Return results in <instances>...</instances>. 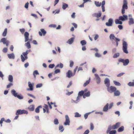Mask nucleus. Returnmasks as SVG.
Segmentation results:
<instances>
[{"label":"nucleus","instance_id":"obj_40","mask_svg":"<svg viewBox=\"0 0 134 134\" xmlns=\"http://www.w3.org/2000/svg\"><path fill=\"white\" fill-rule=\"evenodd\" d=\"M21 114H28V112L26 110H21Z\"/></svg>","mask_w":134,"mask_h":134},{"label":"nucleus","instance_id":"obj_41","mask_svg":"<svg viewBox=\"0 0 134 134\" xmlns=\"http://www.w3.org/2000/svg\"><path fill=\"white\" fill-rule=\"evenodd\" d=\"M113 82L114 83L116 86H120L121 85L120 83L116 81H114Z\"/></svg>","mask_w":134,"mask_h":134},{"label":"nucleus","instance_id":"obj_48","mask_svg":"<svg viewBox=\"0 0 134 134\" xmlns=\"http://www.w3.org/2000/svg\"><path fill=\"white\" fill-rule=\"evenodd\" d=\"M59 130H61V132H63L64 130V129L63 126H60L59 127Z\"/></svg>","mask_w":134,"mask_h":134},{"label":"nucleus","instance_id":"obj_58","mask_svg":"<svg viewBox=\"0 0 134 134\" xmlns=\"http://www.w3.org/2000/svg\"><path fill=\"white\" fill-rule=\"evenodd\" d=\"M20 31L21 33L23 34L25 31V29L24 28L20 29Z\"/></svg>","mask_w":134,"mask_h":134},{"label":"nucleus","instance_id":"obj_47","mask_svg":"<svg viewBox=\"0 0 134 134\" xmlns=\"http://www.w3.org/2000/svg\"><path fill=\"white\" fill-rule=\"evenodd\" d=\"M81 116V115L80 114L76 112L75 113V117H80Z\"/></svg>","mask_w":134,"mask_h":134},{"label":"nucleus","instance_id":"obj_13","mask_svg":"<svg viewBox=\"0 0 134 134\" xmlns=\"http://www.w3.org/2000/svg\"><path fill=\"white\" fill-rule=\"evenodd\" d=\"M104 83L107 88L110 85V80L109 79L106 78L104 80Z\"/></svg>","mask_w":134,"mask_h":134},{"label":"nucleus","instance_id":"obj_64","mask_svg":"<svg viewBox=\"0 0 134 134\" xmlns=\"http://www.w3.org/2000/svg\"><path fill=\"white\" fill-rule=\"evenodd\" d=\"M89 132V131L88 130H87L84 132L83 134H88Z\"/></svg>","mask_w":134,"mask_h":134},{"label":"nucleus","instance_id":"obj_5","mask_svg":"<svg viewBox=\"0 0 134 134\" xmlns=\"http://www.w3.org/2000/svg\"><path fill=\"white\" fill-rule=\"evenodd\" d=\"M12 94L15 97H17L20 99H23V97L21 94H18V93H16L14 90H13L11 91Z\"/></svg>","mask_w":134,"mask_h":134},{"label":"nucleus","instance_id":"obj_25","mask_svg":"<svg viewBox=\"0 0 134 134\" xmlns=\"http://www.w3.org/2000/svg\"><path fill=\"white\" fill-rule=\"evenodd\" d=\"M129 25H131L134 24V21L133 19L132 18H130L129 19Z\"/></svg>","mask_w":134,"mask_h":134},{"label":"nucleus","instance_id":"obj_50","mask_svg":"<svg viewBox=\"0 0 134 134\" xmlns=\"http://www.w3.org/2000/svg\"><path fill=\"white\" fill-rule=\"evenodd\" d=\"M4 121V118H2L1 120H0V124H1V126H2V123H3V122Z\"/></svg>","mask_w":134,"mask_h":134},{"label":"nucleus","instance_id":"obj_39","mask_svg":"<svg viewBox=\"0 0 134 134\" xmlns=\"http://www.w3.org/2000/svg\"><path fill=\"white\" fill-rule=\"evenodd\" d=\"M7 28L5 29L4 31L2 34V36H5L7 35Z\"/></svg>","mask_w":134,"mask_h":134},{"label":"nucleus","instance_id":"obj_18","mask_svg":"<svg viewBox=\"0 0 134 134\" xmlns=\"http://www.w3.org/2000/svg\"><path fill=\"white\" fill-rule=\"evenodd\" d=\"M94 75L95 76L96 79L97 80V83L99 84L100 82V78L98 75L97 74H95Z\"/></svg>","mask_w":134,"mask_h":134},{"label":"nucleus","instance_id":"obj_22","mask_svg":"<svg viewBox=\"0 0 134 134\" xmlns=\"http://www.w3.org/2000/svg\"><path fill=\"white\" fill-rule=\"evenodd\" d=\"M28 85L29 87H30V88L27 89V90H33V86L30 82H28Z\"/></svg>","mask_w":134,"mask_h":134},{"label":"nucleus","instance_id":"obj_44","mask_svg":"<svg viewBox=\"0 0 134 134\" xmlns=\"http://www.w3.org/2000/svg\"><path fill=\"white\" fill-rule=\"evenodd\" d=\"M116 131L115 130L109 131V134H115L116 133Z\"/></svg>","mask_w":134,"mask_h":134},{"label":"nucleus","instance_id":"obj_45","mask_svg":"<svg viewBox=\"0 0 134 134\" xmlns=\"http://www.w3.org/2000/svg\"><path fill=\"white\" fill-rule=\"evenodd\" d=\"M54 123L55 125H57L59 123V122L58 119L55 118L54 119Z\"/></svg>","mask_w":134,"mask_h":134},{"label":"nucleus","instance_id":"obj_62","mask_svg":"<svg viewBox=\"0 0 134 134\" xmlns=\"http://www.w3.org/2000/svg\"><path fill=\"white\" fill-rule=\"evenodd\" d=\"M77 68H78V66H76V67L74 69V73L73 74V75H75V73L76 72V70L77 69Z\"/></svg>","mask_w":134,"mask_h":134},{"label":"nucleus","instance_id":"obj_3","mask_svg":"<svg viewBox=\"0 0 134 134\" xmlns=\"http://www.w3.org/2000/svg\"><path fill=\"white\" fill-rule=\"evenodd\" d=\"M127 2V0H124L123 5H122L121 10V13L122 14H124L125 12V9H128Z\"/></svg>","mask_w":134,"mask_h":134},{"label":"nucleus","instance_id":"obj_46","mask_svg":"<svg viewBox=\"0 0 134 134\" xmlns=\"http://www.w3.org/2000/svg\"><path fill=\"white\" fill-rule=\"evenodd\" d=\"M120 54L119 53H117L115 54L113 56L114 58H115L118 57L119 56Z\"/></svg>","mask_w":134,"mask_h":134},{"label":"nucleus","instance_id":"obj_2","mask_svg":"<svg viewBox=\"0 0 134 134\" xmlns=\"http://www.w3.org/2000/svg\"><path fill=\"white\" fill-rule=\"evenodd\" d=\"M120 123L118 122L116 123L115 124L113 125L112 126H109L107 131V133H108L111 130L119 128L120 126Z\"/></svg>","mask_w":134,"mask_h":134},{"label":"nucleus","instance_id":"obj_29","mask_svg":"<svg viewBox=\"0 0 134 134\" xmlns=\"http://www.w3.org/2000/svg\"><path fill=\"white\" fill-rule=\"evenodd\" d=\"M63 65L62 63H60L59 64H58L55 67V69L59 67L60 68H62L63 67Z\"/></svg>","mask_w":134,"mask_h":134},{"label":"nucleus","instance_id":"obj_15","mask_svg":"<svg viewBox=\"0 0 134 134\" xmlns=\"http://www.w3.org/2000/svg\"><path fill=\"white\" fill-rule=\"evenodd\" d=\"M74 76L72 72L70 70H69L66 73V76L68 78H70Z\"/></svg>","mask_w":134,"mask_h":134},{"label":"nucleus","instance_id":"obj_56","mask_svg":"<svg viewBox=\"0 0 134 134\" xmlns=\"http://www.w3.org/2000/svg\"><path fill=\"white\" fill-rule=\"evenodd\" d=\"M42 86V83H39L37 84L36 86V88H40Z\"/></svg>","mask_w":134,"mask_h":134},{"label":"nucleus","instance_id":"obj_55","mask_svg":"<svg viewBox=\"0 0 134 134\" xmlns=\"http://www.w3.org/2000/svg\"><path fill=\"white\" fill-rule=\"evenodd\" d=\"M8 49L7 48H4L2 50V51L4 53H6L7 52Z\"/></svg>","mask_w":134,"mask_h":134},{"label":"nucleus","instance_id":"obj_61","mask_svg":"<svg viewBox=\"0 0 134 134\" xmlns=\"http://www.w3.org/2000/svg\"><path fill=\"white\" fill-rule=\"evenodd\" d=\"M29 4V3L28 2H27L26 3L24 7L26 9H28V5Z\"/></svg>","mask_w":134,"mask_h":134},{"label":"nucleus","instance_id":"obj_1","mask_svg":"<svg viewBox=\"0 0 134 134\" xmlns=\"http://www.w3.org/2000/svg\"><path fill=\"white\" fill-rule=\"evenodd\" d=\"M109 38L113 44L116 43V46L117 47L119 44L118 42L120 41V39L115 37L113 34H111L110 35Z\"/></svg>","mask_w":134,"mask_h":134},{"label":"nucleus","instance_id":"obj_21","mask_svg":"<svg viewBox=\"0 0 134 134\" xmlns=\"http://www.w3.org/2000/svg\"><path fill=\"white\" fill-rule=\"evenodd\" d=\"M109 104L107 103L104 106L103 108V111H107L108 110Z\"/></svg>","mask_w":134,"mask_h":134},{"label":"nucleus","instance_id":"obj_49","mask_svg":"<svg viewBox=\"0 0 134 134\" xmlns=\"http://www.w3.org/2000/svg\"><path fill=\"white\" fill-rule=\"evenodd\" d=\"M128 85L130 86H134V82H130L129 83H128Z\"/></svg>","mask_w":134,"mask_h":134},{"label":"nucleus","instance_id":"obj_17","mask_svg":"<svg viewBox=\"0 0 134 134\" xmlns=\"http://www.w3.org/2000/svg\"><path fill=\"white\" fill-rule=\"evenodd\" d=\"M102 15L101 12L99 13H95L93 14L92 15L93 17H96L97 18H99Z\"/></svg>","mask_w":134,"mask_h":134},{"label":"nucleus","instance_id":"obj_26","mask_svg":"<svg viewBox=\"0 0 134 134\" xmlns=\"http://www.w3.org/2000/svg\"><path fill=\"white\" fill-rule=\"evenodd\" d=\"M114 96H118L120 95V93L119 90H116V91L114 92Z\"/></svg>","mask_w":134,"mask_h":134},{"label":"nucleus","instance_id":"obj_60","mask_svg":"<svg viewBox=\"0 0 134 134\" xmlns=\"http://www.w3.org/2000/svg\"><path fill=\"white\" fill-rule=\"evenodd\" d=\"M125 74L124 72H122L120 73L117 75V76L118 77H120L122 76L124 74Z\"/></svg>","mask_w":134,"mask_h":134},{"label":"nucleus","instance_id":"obj_19","mask_svg":"<svg viewBox=\"0 0 134 134\" xmlns=\"http://www.w3.org/2000/svg\"><path fill=\"white\" fill-rule=\"evenodd\" d=\"M28 109L30 111H33L35 109L34 105H30L28 107Z\"/></svg>","mask_w":134,"mask_h":134},{"label":"nucleus","instance_id":"obj_27","mask_svg":"<svg viewBox=\"0 0 134 134\" xmlns=\"http://www.w3.org/2000/svg\"><path fill=\"white\" fill-rule=\"evenodd\" d=\"M119 19H116L115 20V23L116 24H122V21H120Z\"/></svg>","mask_w":134,"mask_h":134},{"label":"nucleus","instance_id":"obj_43","mask_svg":"<svg viewBox=\"0 0 134 134\" xmlns=\"http://www.w3.org/2000/svg\"><path fill=\"white\" fill-rule=\"evenodd\" d=\"M84 94V92H83V91L82 90L81 91L79 92L78 93V95L80 96H81L83 95Z\"/></svg>","mask_w":134,"mask_h":134},{"label":"nucleus","instance_id":"obj_31","mask_svg":"<svg viewBox=\"0 0 134 134\" xmlns=\"http://www.w3.org/2000/svg\"><path fill=\"white\" fill-rule=\"evenodd\" d=\"M90 78L88 80H87L84 83L83 86L84 87L86 86L90 82Z\"/></svg>","mask_w":134,"mask_h":134},{"label":"nucleus","instance_id":"obj_7","mask_svg":"<svg viewBox=\"0 0 134 134\" xmlns=\"http://www.w3.org/2000/svg\"><path fill=\"white\" fill-rule=\"evenodd\" d=\"M107 90L109 92L112 93L115 91L116 90V88L115 87L111 86L107 88Z\"/></svg>","mask_w":134,"mask_h":134},{"label":"nucleus","instance_id":"obj_42","mask_svg":"<svg viewBox=\"0 0 134 134\" xmlns=\"http://www.w3.org/2000/svg\"><path fill=\"white\" fill-rule=\"evenodd\" d=\"M9 81L10 82H12L13 81V77L12 75H9L8 77Z\"/></svg>","mask_w":134,"mask_h":134},{"label":"nucleus","instance_id":"obj_11","mask_svg":"<svg viewBox=\"0 0 134 134\" xmlns=\"http://www.w3.org/2000/svg\"><path fill=\"white\" fill-rule=\"evenodd\" d=\"M119 19V20L122 21H124L125 20H127L128 19V16L127 15H123L122 16H120Z\"/></svg>","mask_w":134,"mask_h":134},{"label":"nucleus","instance_id":"obj_6","mask_svg":"<svg viewBox=\"0 0 134 134\" xmlns=\"http://www.w3.org/2000/svg\"><path fill=\"white\" fill-rule=\"evenodd\" d=\"M119 61V62L123 63V65L124 66L127 65L129 63V61L128 59H126L125 60L123 59H120Z\"/></svg>","mask_w":134,"mask_h":134},{"label":"nucleus","instance_id":"obj_63","mask_svg":"<svg viewBox=\"0 0 134 134\" xmlns=\"http://www.w3.org/2000/svg\"><path fill=\"white\" fill-rule=\"evenodd\" d=\"M72 81H70L69 83V84L67 86V88H69L70 86H71V85H72Z\"/></svg>","mask_w":134,"mask_h":134},{"label":"nucleus","instance_id":"obj_9","mask_svg":"<svg viewBox=\"0 0 134 134\" xmlns=\"http://www.w3.org/2000/svg\"><path fill=\"white\" fill-rule=\"evenodd\" d=\"M23 55L24 56L25 58L22 55H21V57L22 61L23 62H24L25 60H26L27 59V54L25 52H23Z\"/></svg>","mask_w":134,"mask_h":134},{"label":"nucleus","instance_id":"obj_23","mask_svg":"<svg viewBox=\"0 0 134 134\" xmlns=\"http://www.w3.org/2000/svg\"><path fill=\"white\" fill-rule=\"evenodd\" d=\"M105 1H103L102 2V12H104L105 11V7L104 5L105 4Z\"/></svg>","mask_w":134,"mask_h":134},{"label":"nucleus","instance_id":"obj_37","mask_svg":"<svg viewBox=\"0 0 134 134\" xmlns=\"http://www.w3.org/2000/svg\"><path fill=\"white\" fill-rule=\"evenodd\" d=\"M124 130V127L123 126H122L119 128L118 130V132H121L122 131Z\"/></svg>","mask_w":134,"mask_h":134},{"label":"nucleus","instance_id":"obj_10","mask_svg":"<svg viewBox=\"0 0 134 134\" xmlns=\"http://www.w3.org/2000/svg\"><path fill=\"white\" fill-rule=\"evenodd\" d=\"M65 121L64 123V125H69L70 121L69 118L67 115L65 116Z\"/></svg>","mask_w":134,"mask_h":134},{"label":"nucleus","instance_id":"obj_35","mask_svg":"<svg viewBox=\"0 0 134 134\" xmlns=\"http://www.w3.org/2000/svg\"><path fill=\"white\" fill-rule=\"evenodd\" d=\"M80 43L82 46H84L86 44L87 42L85 40H83L80 41Z\"/></svg>","mask_w":134,"mask_h":134},{"label":"nucleus","instance_id":"obj_38","mask_svg":"<svg viewBox=\"0 0 134 134\" xmlns=\"http://www.w3.org/2000/svg\"><path fill=\"white\" fill-rule=\"evenodd\" d=\"M15 114L16 115H19L21 114V110L18 109L17 110L16 113Z\"/></svg>","mask_w":134,"mask_h":134},{"label":"nucleus","instance_id":"obj_12","mask_svg":"<svg viewBox=\"0 0 134 134\" xmlns=\"http://www.w3.org/2000/svg\"><path fill=\"white\" fill-rule=\"evenodd\" d=\"M113 23V19L110 18L109 19L108 22L106 23L105 24L107 26H111L112 25Z\"/></svg>","mask_w":134,"mask_h":134},{"label":"nucleus","instance_id":"obj_34","mask_svg":"<svg viewBox=\"0 0 134 134\" xmlns=\"http://www.w3.org/2000/svg\"><path fill=\"white\" fill-rule=\"evenodd\" d=\"M68 6V5L67 4L65 3H63L62 6V8L63 9L65 10Z\"/></svg>","mask_w":134,"mask_h":134},{"label":"nucleus","instance_id":"obj_53","mask_svg":"<svg viewBox=\"0 0 134 134\" xmlns=\"http://www.w3.org/2000/svg\"><path fill=\"white\" fill-rule=\"evenodd\" d=\"M90 129L91 130H92L94 129V126L93 124L91 123L90 124Z\"/></svg>","mask_w":134,"mask_h":134},{"label":"nucleus","instance_id":"obj_52","mask_svg":"<svg viewBox=\"0 0 134 134\" xmlns=\"http://www.w3.org/2000/svg\"><path fill=\"white\" fill-rule=\"evenodd\" d=\"M70 66L71 67H72L73 66V65H74V62L70 60Z\"/></svg>","mask_w":134,"mask_h":134},{"label":"nucleus","instance_id":"obj_24","mask_svg":"<svg viewBox=\"0 0 134 134\" xmlns=\"http://www.w3.org/2000/svg\"><path fill=\"white\" fill-rule=\"evenodd\" d=\"M90 92L89 91H88L87 92L84 93L83 97L84 98H85V97H88L90 96Z\"/></svg>","mask_w":134,"mask_h":134},{"label":"nucleus","instance_id":"obj_51","mask_svg":"<svg viewBox=\"0 0 134 134\" xmlns=\"http://www.w3.org/2000/svg\"><path fill=\"white\" fill-rule=\"evenodd\" d=\"M4 121V118H2L1 120H0V124H1V126H2V123H3V122Z\"/></svg>","mask_w":134,"mask_h":134},{"label":"nucleus","instance_id":"obj_30","mask_svg":"<svg viewBox=\"0 0 134 134\" xmlns=\"http://www.w3.org/2000/svg\"><path fill=\"white\" fill-rule=\"evenodd\" d=\"M42 108V106L40 105L37 107L35 110V112L37 113H38L40 112V108Z\"/></svg>","mask_w":134,"mask_h":134},{"label":"nucleus","instance_id":"obj_16","mask_svg":"<svg viewBox=\"0 0 134 134\" xmlns=\"http://www.w3.org/2000/svg\"><path fill=\"white\" fill-rule=\"evenodd\" d=\"M24 36L25 38V42H26L29 40V34L28 32H25L24 34Z\"/></svg>","mask_w":134,"mask_h":134},{"label":"nucleus","instance_id":"obj_57","mask_svg":"<svg viewBox=\"0 0 134 134\" xmlns=\"http://www.w3.org/2000/svg\"><path fill=\"white\" fill-rule=\"evenodd\" d=\"M55 66V65L54 64H50L49 65V67L50 68H52Z\"/></svg>","mask_w":134,"mask_h":134},{"label":"nucleus","instance_id":"obj_8","mask_svg":"<svg viewBox=\"0 0 134 134\" xmlns=\"http://www.w3.org/2000/svg\"><path fill=\"white\" fill-rule=\"evenodd\" d=\"M1 42L3 43L4 44H6V46H8L9 43V41L7 40L6 38H2L1 40L0 41Z\"/></svg>","mask_w":134,"mask_h":134},{"label":"nucleus","instance_id":"obj_4","mask_svg":"<svg viewBox=\"0 0 134 134\" xmlns=\"http://www.w3.org/2000/svg\"><path fill=\"white\" fill-rule=\"evenodd\" d=\"M128 44L125 41H123L122 42V49L124 52L126 54H127L128 52L127 50Z\"/></svg>","mask_w":134,"mask_h":134},{"label":"nucleus","instance_id":"obj_33","mask_svg":"<svg viewBox=\"0 0 134 134\" xmlns=\"http://www.w3.org/2000/svg\"><path fill=\"white\" fill-rule=\"evenodd\" d=\"M25 45L28 49L30 48H31V46L29 41H28L25 43Z\"/></svg>","mask_w":134,"mask_h":134},{"label":"nucleus","instance_id":"obj_32","mask_svg":"<svg viewBox=\"0 0 134 134\" xmlns=\"http://www.w3.org/2000/svg\"><path fill=\"white\" fill-rule=\"evenodd\" d=\"M94 3L96 6L98 7L100 6L101 5V2H99L96 1H95L94 2Z\"/></svg>","mask_w":134,"mask_h":134},{"label":"nucleus","instance_id":"obj_36","mask_svg":"<svg viewBox=\"0 0 134 134\" xmlns=\"http://www.w3.org/2000/svg\"><path fill=\"white\" fill-rule=\"evenodd\" d=\"M33 74L34 78H35L36 77V75H38L39 73L38 72V71L37 70H36L34 71Z\"/></svg>","mask_w":134,"mask_h":134},{"label":"nucleus","instance_id":"obj_14","mask_svg":"<svg viewBox=\"0 0 134 134\" xmlns=\"http://www.w3.org/2000/svg\"><path fill=\"white\" fill-rule=\"evenodd\" d=\"M40 30L41 32L39 31L38 32L40 35L42 36L43 34V36H45L46 33V31L44 29H41Z\"/></svg>","mask_w":134,"mask_h":134},{"label":"nucleus","instance_id":"obj_28","mask_svg":"<svg viewBox=\"0 0 134 134\" xmlns=\"http://www.w3.org/2000/svg\"><path fill=\"white\" fill-rule=\"evenodd\" d=\"M8 57L9 59H14L15 58V56L13 53L8 54Z\"/></svg>","mask_w":134,"mask_h":134},{"label":"nucleus","instance_id":"obj_54","mask_svg":"<svg viewBox=\"0 0 134 134\" xmlns=\"http://www.w3.org/2000/svg\"><path fill=\"white\" fill-rule=\"evenodd\" d=\"M13 85V84L11 82H10L7 86V88H9L11 86H12Z\"/></svg>","mask_w":134,"mask_h":134},{"label":"nucleus","instance_id":"obj_20","mask_svg":"<svg viewBox=\"0 0 134 134\" xmlns=\"http://www.w3.org/2000/svg\"><path fill=\"white\" fill-rule=\"evenodd\" d=\"M74 37H72L67 42V43L69 44H72L74 42Z\"/></svg>","mask_w":134,"mask_h":134},{"label":"nucleus","instance_id":"obj_59","mask_svg":"<svg viewBox=\"0 0 134 134\" xmlns=\"http://www.w3.org/2000/svg\"><path fill=\"white\" fill-rule=\"evenodd\" d=\"M96 57H99L101 56V55L98 53H96L95 54Z\"/></svg>","mask_w":134,"mask_h":134}]
</instances>
